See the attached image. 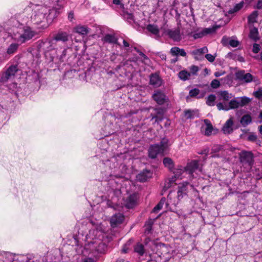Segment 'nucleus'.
<instances>
[{
    "label": "nucleus",
    "mask_w": 262,
    "mask_h": 262,
    "mask_svg": "<svg viewBox=\"0 0 262 262\" xmlns=\"http://www.w3.org/2000/svg\"><path fill=\"white\" fill-rule=\"evenodd\" d=\"M11 21L12 25L8 33L11 43L6 51L9 55L15 54L20 45L31 40L36 35L35 32L29 26L19 25L18 20L13 19Z\"/></svg>",
    "instance_id": "nucleus-1"
},
{
    "label": "nucleus",
    "mask_w": 262,
    "mask_h": 262,
    "mask_svg": "<svg viewBox=\"0 0 262 262\" xmlns=\"http://www.w3.org/2000/svg\"><path fill=\"white\" fill-rule=\"evenodd\" d=\"M103 237L102 231L98 229L90 230L86 236L87 243L82 251L83 255L91 254L94 257H97L98 254L104 252L106 245L103 242Z\"/></svg>",
    "instance_id": "nucleus-2"
},
{
    "label": "nucleus",
    "mask_w": 262,
    "mask_h": 262,
    "mask_svg": "<svg viewBox=\"0 0 262 262\" xmlns=\"http://www.w3.org/2000/svg\"><path fill=\"white\" fill-rule=\"evenodd\" d=\"M37 47L39 51L43 52L46 59L49 61H53L55 60L57 49L55 40L53 38L38 41Z\"/></svg>",
    "instance_id": "nucleus-3"
},
{
    "label": "nucleus",
    "mask_w": 262,
    "mask_h": 262,
    "mask_svg": "<svg viewBox=\"0 0 262 262\" xmlns=\"http://www.w3.org/2000/svg\"><path fill=\"white\" fill-rule=\"evenodd\" d=\"M188 184L189 183L187 182L179 184L177 194L175 192H170L167 196L166 205L171 204L174 206L178 205L180 201L186 195Z\"/></svg>",
    "instance_id": "nucleus-4"
},
{
    "label": "nucleus",
    "mask_w": 262,
    "mask_h": 262,
    "mask_svg": "<svg viewBox=\"0 0 262 262\" xmlns=\"http://www.w3.org/2000/svg\"><path fill=\"white\" fill-rule=\"evenodd\" d=\"M173 173L174 174L173 177L165 181L163 187L164 190L171 187L173 184H176L175 182L177 179H182L184 177L183 174H186L184 167H183L182 166H178L174 169Z\"/></svg>",
    "instance_id": "nucleus-5"
},
{
    "label": "nucleus",
    "mask_w": 262,
    "mask_h": 262,
    "mask_svg": "<svg viewBox=\"0 0 262 262\" xmlns=\"http://www.w3.org/2000/svg\"><path fill=\"white\" fill-rule=\"evenodd\" d=\"M17 71V66L16 65H11L5 72L2 73L0 78V81L5 83L7 82L9 80L13 79Z\"/></svg>",
    "instance_id": "nucleus-6"
},
{
    "label": "nucleus",
    "mask_w": 262,
    "mask_h": 262,
    "mask_svg": "<svg viewBox=\"0 0 262 262\" xmlns=\"http://www.w3.org/2000/svg\"><path fill=\"white\" fill-rule=\"evenodd\" d=\"M217 28V26H214L208 28H199L192 32V35L195 39L201 38L215 32Z\"/></svg>",
    "instance_id": "nucleus-7"
},
{
    "label": "nucleus",
    "mask_w": 262,
    "mask_h": 262,
    "mask_svg": "<svg viewBox=\"0 0 262 262\" xmlns=\"http://www.w3.org/2000/svg\"><path fill=\"white\" fill-rule=\"evenodd\" d=\"M216 106L219 110L228 111L240 106L238 97L231 100L228 103H218Z\"/></svg>",
    "instance_id": "nucleus-8"
},
{
    "label": "nucleus",
    "mask_w": 262,
    "mask_h": 262,
    "mask_svg": "<svg viewBox=\"0 0 262 262\" xmlns=\"http://www.w3.org/2000/svg\"><path fill=\"white\" fill-rule=\"evenodd\" d=\"M158 250L160 257H163L165 259H169L171 254V252L172 251V248L168 245L164 244H160L158 246Z\"/></svg>",
    "instance_id": "nucleus-9"
},
{
    "label": "nucleus",
    "mask_w": 262,
    "mask_h": 262,
    "mask_svg": "<svg viewBox=\"0 0 262 262\" xmlns=\"http://www.w3.org/2000/svg\"><path fill=\"white\" fill-rule=\"evenodd\" d=\"M241 162L243 165L247 164L251 168L253 163V155L250 151H242L239 154Z\"/></svg>",
    "instance_id": "nucleus-10"
},
{
    "label": "nucleus",
    "mask_w": 262,
    "mask_h": 262,
    "mask_svg": "<svg viewBox=\"0 0 262 262\" xmlns=\"http://www.w3.org/2000/svg\"><path fill=\"white\" fill-rule=\"evenodd\" d=\"M236 79L241 83H249L252 81V75L248 73H245L244 71H239L235 74Z\"/></svg>",
    "instance_id": "nucleus-11"
},
{
    "label": "nucleus",
    "mask_w": 262,
    "mask_h": 262,
    "mask_svg": "<svg viewBox=\"0 0 262 262\" xmlns=\"http://www.w3.org/2000/svg\"><path fill=\"white\" fill-rule=\"evenodd\" d=\"M152 98L159 104H163L168 100V98L164 93L159 90L155 92L152 95Z\"/></svg>",
    "instance_id": "nucleus-12"
},
{
    "label": "nucleus",
    "mask_w": 262,
    "mask_h": 262,
    "mask_svg": "<svg viewBox=\"0 0 262 262\" xmlns=\"http://www.w3.org/2000/svg\"><path fill=\"white\" fill-rule=\"evenodd\" d=\"M198 162L196 160L192 161L188 163L187 166L184 167L186 173L188 174L191 179L192 173L198 168Z\"/></svg>",
    "instance_id": "nucleus-13"
},
{
    "label": "nucleus",
    "mask_w": 262,
    "mask_h": 262,
    "mask_svg": "<svg viewBox=\"0 0 262 262\" xmlns=\"http://www.w3.org/2000/svg\"><path fill=\"white\" fill-rule=\"evenodd\" d=\"M163 152L159 144L151 145L148 150L149 157L152 159L156 158L158 154H162Z\"/></svg>",
    "instance_id": "nucleus-14"
},
{
    "label": "nucleus",
    "mask_w": 262,
    "mask_h": 262,
    "mask_svg": "<svg viewBox=\"0 0 262 262\" xmlns=\"http://www.w3.org/2000/svg\"><path fill=\"white\" fill-rule=\"evenodd\" d=\"M123 220V215L119 213L112 216L110 220V224L113 228H115L121 224Z\"/></svg>",
    "instance_id": "nucleus-15"
},
{
    "label": "nucleus",
    "mask_w": 262,
    "mask_h": 262,
    "mask_svg": "<svg viewBox=\"0 0 262 262\" xmlns=\"http://www.w3.org/2000/svg\"><path fill=\"white\" fill-rule=\"evenodd\" d=\"M208 52V49L206 47L194 50L191 52L195 60H201L203 59V54Z\"/></svg>",
    "instance_id": "nucleus-16"
},
{
    "label": "nucleus",
    "mask_w": 262,
    "mask_h": 262,
    "mask_svg": "<svg viewBox=\"0 0 262 262\" xmlns=\"http://www.w3.org/2000/svg\"><path fill=\"white\" fill-rule=\"evenodd\" d=\"M137 200V195L136 194H130L125 201V206L127 208H132L136 205Z\"/></svg>",
    "instance_id": "nucleus-17"
},
{
    "label": "nucleus",
    "mask_w": 262,
    "mask_h": 262,
    "mask_svg": "<svg viewBox=\"0 0 262 262\" xmlns=\"http://www.w3.org/2000/svg\"><path fill=\"white\" fill-rule=\"evenodd\" d=\"M152 172L148 170H144L137 176V180L140 182H143L152 177Z\"/></svg>",
    "instance_id": "nucleus-18"
},
{
    "label": "nucleus",
    "mask_w": 262,
    "mask_h": 262,
    "mask_svg": "<svg viewBox=\"0 0 262 262\" xmlns=\"http://www.w3.org/2000/svg\"><path fill=\"white\" fill-rule=\"evenodd\" d=\"M233 121L232 118H231L228 119L222 128L223 133L225 134H229L231 133L233 130Z\"/></svg>",
    "instance_id": "nucleus-19"
},
{
    "label": "nucleus",
    "mask_w": 262,
    "mask_h": 262,
    "mask_svg": "<svg viewBox=\"0 0 262 262\" xmlns=\"http://www.w3.org/2000/svg\"><path fill=\"white\" fill-rule=\"evenodd\" d=\"M168 36L174 41H180L181 39V35L179 29L170 30L167 32Z\"/></svg>",
    "instance_id": "nucleus-20"
},
{
    "label": "nucleus",
    "mask_w": 262,
    "mask_h": 262,
    "mask_svg": "<svg viewBox=\"0 0 262 262\" xmlns=\"http://www.w3.org/2000/svg\"><path fill=\"white\" fill-rule=\"evenodd\" d=\"M53 39L55 40L56 44L59 41L66 42L68 40V35L66 32H60L56 34Z\"/></svg>",
    "instance_id": "nucleus-21"
},
{
    "label": "nucleus",
    "mask_w": 262,
    "mask_h": 262,
    "mask_svg": "<svg viewBox=\"0 0 262 262\" xmlns=\"http://www.w3.org/2000/svg\"><path fill=\"white\" fill-rule=\"evenodd\" d=\"M217 96L220 100L228 101L233 97L232 94L227 91H221L217 93Z\"/></svg>",
    "instance_id": "nucleus-22"
},
{
    "label": "nucleus",
    "mask_w": 262,
    "mask_h": 262,
    "mask_svg": "<svg viewBox=\"0 0 262 262\" xmlns=\"http://www.w3.org/2000/svg\"><path fill=\"white\" fill-rule=\"evenodd\" d=\"M161 80L157 74H152L150 77V84L155 87H159L161 85Z\"/></svg>",
    "instance_id": "nucleus-23"
},
{
    "label": "nucleus",
    "mask_w": 262,
    "mask_h": 262,
    "mask_svg": "<svg viewBox=\"0 0 262 262\" xmlns=\"http://www.w3.org/2000/svg\"><path fill=\"white\" fill-rule=\"evenodd\" d=\"M74 31L81 35H86L89 33L90 29L86 26L78 25L74 28Z\"/></svg>",
    "instance_id": "nucleus-24"
},
{
    "label": "nucleus",
    "mask_w": 262,
    "mask_h": 262,
    "mask_svg": "<svg viewBox=\"0 0 262 262\" xmlns=\"http://www.w3.org/2000/svg\"><path fill=\"white\" fill-rule=\"evenodd\" d=\"M170 53L172 56L180 55L185 57L186 55V53L184 49L176 47L172 48L170 49Z\"/></svg>",
    "instance_id": "nucleus-25"
},
{
    "label": "nucleus",
    "mask_w": 262,
    "mask_h": 262,
    "mask_svg": "<svg viewBox=\"0 0 262 262\" xmlns=\"http://www.w3.org/2000/svg\"><path fill=\"white\" fill-rule=\"evenodd\" d=\"M252 121V118L250 115H244L241 119L240 122L242 126L246 127Z\"/></svg>",
    "instance_id": "nucleus-26"
},
{
    "label": "nucleus",
    "mask_w": 262,
    "mask_h": 262,
    "mask_svg": "<svg viewBox=\"0 0 262 262\" xmlns=\"http://www.w3.org/2000/svg\"><path fill=\"white\" fill-rule=\"evenodd\" d=\"M204 122L205 123V128L204 134L205 135L209 136L211 135L212 130H213V126L211 125L210 121L206 119L204 120Z\"/></svg>",
    "instance_id": "nucleus-27"
},
{
    "label": "nucleus",
    "mask_w": 262,
    "mask_h": 262,
    "mask_svg": "<svg viewBox=\"0 0 262 262\" xmlns=\"http://www.w3.org/2000/svg\"><path fill=\"white\" fill-rule=\"evenodd\" d=\"M249 36L251 39L253 40L254 41H257V40H258L259 36L258 29L255 27L251 28L250 30Z\"/></svg>",
    "instance_id": "nucleus-28"
},
{
    "label": "nucleus",
    "mask_w": 262,
    "mask_h": 262,
    "mask_svg": "<svg viewBox=\"0 0 262 262\" xmlns=\"http://www.w3.org/2000/svg\"><path fill=\"white\" fill-rule=\"evenodd\" d=\"M103 40L104 42L110 43H113V44H117V39L116 37L111 34H106L105 35L104 37L103 38Z\"/></svg>",
    "instance_id": "nucleus-29"
},
{
    "label": "nucleus",
    "mask_w": 262,
    "mask_h": 262,
    "mask_svg": "<svg viewBox=\"0 0 262 262\" xmlns=\"http://www.w3.org/2000/svg\"><path fill=\"white\" fill-rule=\"evenodd\" d=\"M200 90L198 89H193L191 90L189 92V96L186 97L187 100L189 97H196L197 98H201L203 97V95H199Z\"/></svg>",
    "instance_id": "nucleus-30"
},
{
    "label": "nucleus",
    "mask_w": 262,
    "mask_h": 262,
    "mask_svg": "<svg viewBox=\"0 0 262 262\" xmlns=\"http://www.w3.org/2000/svg\"><path fill=\"white\" fill-rule=\"evenodd\" d=\"M58 52H59V51L57 50L56 54L55 53V59H58L59 61L63 62L66 57L67 49H63L60 55L58 53Z\"/></svg>",
    "instance_id": "nucleus-31"
},
{
    "label": "nucleus",
    "mask_w": 262,
    "mask_h": 262,
    "mask_svg": "<svg viewBox=\"0 0 262 262\" xmlns=\"http://www.w3.org/2000/svg\"><path fill=\"white\" fill-rule=\"evenodd\" d=\"M164 166L168 168L170 170H172L173 168L174 164L172 160L169 158H165L163 161Z\"/></svg>",
    "instance_id": "nucleus-32"
},
{
    "label": "nucleus",
    "mask_w": 262,
    "mask_h": 262,
    "mask_svg": "<svg viewBox=\"0 0 262 262\" xmlns=\"http://www.w3.org/2000/svg\"><path fill=\"white\" fill-rule=\"evenodd\" d=\"M147 30L155 35H158L159 33V29L156 25L149 24L147 26Z\"/></svg>",
    "instance_id": "nucleus-33"
},
{
    "label": "nucleus",
    "mask_w": 262,
    "mask_h": 262,
    "mask_svg": "<svg viewBox=\"0 0 262 262\" xmlns=\"http://www.w3.org/2000/svg\"><path fill=\"white\" fill-rule=\"evenodd\" d=\"M244 5L243 2H242L238 4H236L234 7L233 8L230 9L228 13L229 14H233L237 11H238L239 10H241Z\"/></svg>",
    "instance_id": "nucleus-34"
},
{
    "label": "nucleus",
    "mask_w": 262,
    "mask_h": 262,
    "mask_svg": "<svg viewBox=\"0 0 262 262\" xmlns=\"http://www.w3.org/2000/svg\"><path fill=\"white\" fill-rule=\"evenodd\" d=\"M258 16V12L254 11L251 14L249 15L248 17V21L249 24H253L256 22V19Z\"/></svg>",
    "instance_id": "nucleus-35"
},
{
    "label": "nucleus",
    "mask_w": 262,
    "mask_h": 262,
    "mask_svg": "<svg viewBox=\"0 0 262 262\" xmlns=\"http://www.w3.org/2000/svg\"><path fill=\"white\" fill-rule=\"evenodd\" d=\"M134 250L140 255H143L144 253V246L142 244L138 243L135 247Z\"/></svg>",
    "instance_id": "nucleus-36"
},
{
    "label": "nucleus",
    "mask_w": 262,
    "mask_h": 262,
    "mask_svg": "<svg viewBox=\"0 0 262 262\" xmlns=\"http://www.w3.org/2000/svg\"><path fill=\"white\" fill-rule=\"evenodd\" d=\"M178 76L181 80H186L190 76V73L186 71H182L179 73Z\"/></svg>",
    "instance_id": "nucleus-37"
},
{
    "label": "nucleus",
    "mask_w": 262,
    "mask_h": 262,
    "mask_svg": "<svg viewBox=\"0 0 262 262\" xmlns=\"http://www.w3.org/2000/svg\"><path fill=\"white\" fill-rule=\"evenodd\" d=\"M238 99L239 100L240 106H243L246 105L251 101V99L249 98L246 96L238 97Z\"/></svg>",
    "instance_id": "nucleus-38"
},
{
    "label": "nucleus",
    "mask_w": 262,
    "mask_h": 262,
    "mask_svg": "<svg viewBox=\"0 0 262 262\" xmlns=\"http://www.w3.org/2000/svg\"><path fill=\"white\" fill-rule=\"evenodd\" d=\"M215 100V96L214 95H210L207 97L206 103L209 106L214 105V101Z\"/></svg>",
    "instance_id": "nucleus-39"
},
{
    "label": "nucleus",
    "mask_w": 262,
    "mask_h": 262,
    "mask_svg": "<svg viewBox=\"0 0 262 262\" xmlns=\"http://www.w3.org/2000/svg\"><path fill=\"white\" fill-rule=\"evenodd\" d=\"M168 140L166 138H163L161 141L160 144H159L160 148L164 152V151L167 148L168 145Z\"/></svg>",
    "instance_id": "nucleus-40"
},
{
    "label": "nucleus",
    "mask_w": 262,
    "mask_h": 262,
    "mask_svg": "<svg viewBox=\"0 0 262 262\" xmlns=\"http://www.w3.org/2000/svg\"><path fill=\"white\" fill-rule=\"evenodd\" d=\"M253 95L257 98H260L262 97V88H260L257 91H254Z\"/></svg>",
    "instance_id": "nucleus-41"
},
{
    "label": "nucleus",
    "mask_w": 262,
    "mask_h": 262,
    "mask_svg": "<svg viewBox=\"0 0 262 262\" xmlns=\"http://www.w3.org/2000/svg\"><path fill=\"white\" fill-rule=\"evenodd\" d=\"M210 85L212 88L216 89L220 86V82L218 80L214 79L211 81Z\"/></svg>",
    "instance_id": "nucleus-42"
},
{
    "label": "nucleus",
    "mask_w": 262,
    "mask_h": 262,
    "mask_svg": "<svg viewBox=\"0 0 262 262\" xmlns=\"http://www.w3.org/2000/svg\"><path fill=\"white\" fill-rule=\"evenodd\" d=\"M229 44L232 47H237L239 45V42L237 40L230 39Z\"/></svg>",
    "instance_id": "nucleus-43"
},
{
    "label": "nucleus",
    "mask_w": 262,
    "mask_h": 262,
    "mask_svg": "<svg viewBox=\"0 0 262 262\" xmlns=\"http://www.w3.org/2000/svg\"><path fill=\"white\" fill-rule=\"evenodd\" d=\"M190 70L193 75H196L199 71V68L196 66H192L190 68Z\"/></svg>",
    "instance_id": "nucleus-44"
},
{
    "label": "nucleus",
    "mask_w": 262,
    "mask_h": 262,
    "mask_svg": "<svg viewBox=\"0 0 262 262\" xmlns=\"http://www.w3.org/2000/svg\"><path fill=\"white\" fill-rule=\"evenodd\" d=\"M131 244V241L130 240H129V241H128L126 244L124 246L123 248H122V252L123 253H127L128 251V246H130Z\"/></svg>",
    "instance_id": "nucleus-45"
},
{
    "label": "nucleus",
    "mask_w": 262,
    "mask_h": 262,
    "mask_svg": "<svg viewBox=\"0 0 262 262\" xmlns=\"http://www.w3.org/2000/svg\"><path fill=\"white\" fill-rule=\"evenodd\" d=\"M260 51V46L257 43H254L252 48V51L254 53H257Z\"/></svg>",
    "instance_id": "nucleus-46"
},
{
    "label": "nucleus",
    "mask_w": 262,
    "mask_h": 262,
    "mask_svg": "<svg viewBox=\"0 0 262 262\" xmlns=\"http://www.w3.org/2000/svg\"><path fill=\"white\" fill-rule=\"evenodd\" d=\"M205 58L210 62H213L215 58V56H213L210 54H207L205 55Z\"/></svg>",
    "instance_id": "nucleus-47"
},
{
    "label": "nucleus",
    "mask_w": 262,
    "mask_h": 262,
    "mask_svg": "<svg viewBox=\"0 0 262 262\" xmlns=\"http://www.w3.org/2000/svg\"><path fill=\"white\" fill-rule=\"evenodd\" d=\"M222 148V146L221 145H216L212 147L211 150L212 152H217L221 150Z\"/></svg>",
    "instance_id": "nucleus-48"
},
{
    "label": "nucleus",
    "mask_w": 262,
    "mask_h": 262,
    "mask_svg": "<svg viewBox=\"0 0 262 262\" xmlns=\"http://www.w3.org/2000/svg\"><path fill=\"white\" fill-rule=\"evenodd\" d=\"M185 115L187 118H191L193 116V112L190 110L185 111Z\"/></svg>",
    "instance_id": "nucleus-49"
},
{
    "label": "nucleus",
    "mask_w": 262,
    "mask_h": 262,
    "mask_svg": "<svg viewBox=\"0 0 262 262\" xmlns=\"http://www.w3.org/2000/svg\"><path fill=\"white\" fill-rule=\"evenodd\" d=\"M248 139L251 141H254L256 139V136L254 134H251L248 136Z\"/></svg>",
    "instance_id": "nucleus-50"
},
{
    "label": "nucleus",
    "mask_w": 262,
    "mask_h": 262,
    "mask_svg": "<svg viewBox=\"0 0 262 262\" xmlns=\"http://www.w3.org/2000/svg\"><path fill=\"white\" fill-rule=\"evenodd\" d=\"M163 206H162L159 203L154 208L152 211L154 212H157L159 210H160Z\"/></svg>",
    "instance_id": "nucleus-51"
},
{
    "label": "nucleus",
    "mask_w": 262,
    "mask_h": 262,
    "mask_svg": "<svg viewBox=\"0 0 262 262\" xmlns=\"http://www.w3.org/2000/svg\"><path fill=\"white\" fill-rule=\"evenodd\" d=\"M82 262H96V260L91 257H86L82 260Z\"/></svg>",
    "instance_id": "nucleus-52"
},
{
    "label": "nucleus",
    "mask_w": 262,
    "mask_h": 262,
    "mask_svg": "<svg viewBox=\"0 0 262 262\" xmlns=\"http://www.w3.org/2000/svg\"><path fill=\"white\" fill-rule=\"evenodd\" d=\"M225 73V72L223 71H217L215 72L214 74V76L216 77H220L221 76L223 75Z\"/></svg>",
    "instance_id": "nucleus-53"
},
{
    "label": "nucleus",
    "mask_w": 262,
    "mask_h": 262,
    "mask_svg": "<svg viewBox=\"0 0 262 262\" xmlns=\"http://www.w3.org/2000/svg\"><path fill=\"white\" fill-rule=\"evenodd\" d=\"M68 19L71 21L74 19V13L73 12L71 11L69 12L68 14Z\"/></svg>",
    "instance_id": "nucleus-54"
},
{
    "label": "nucleus",
    "mask_w": 262,
    "mask_h": 262,
    "mask_svg": "<svg viewBox=\"0 0 262 262\" xmlns=\"http://www.w3.org/2000/svg\"><path fill=\"white\" fill-rule=\"evenodd\" d=\"M257 8L258 9L262 8V0H258V2L257 3Z\"/></svg>",
    "instance_id": "nucleus-55"
},
{
    "label": "nucleus",
    "mask_w": 262,
    "mask_h": 262,
    "mask_svg": "<svg viewBox=\"0 0 262 262\" xmlns=\"http://www.w3.org/2000/svg\"><path fill=\"white\" fill-rule=\"evenodd\" d=\"M137 51L139 53V55L143 57L144 59H147V56L142 52L139 51V50H137Z\"/></svg>",
    "instance_id": "nucleus-56"
},
{
    "label": "nucleus",
    "mask_w": 262,
    "mask_h": 262,
    "mask_svg": "<svg viewBox=\"0 0 262 262\" xmlns=\"http://www.w3.org/2000/svg\"><path fill=\"white\" fill-rule=\"evenodd\" d=\"M123 47L125 48H128L129 47V43L125 40H123Z\"/></svg>",
    "instance_id": "nucleus-57"
},
{
    "label": "nucleus",
    "mask_w": 262,
    "mask_h": 262,
    "mask_svg": "<svg viewBox=\"0 0 262 262\" xmlns=\"http://www.w3.org/2000/svg\"><path fill=\"white\" fill-rule=\"evenodd\" d=\"M165 203V199L164 198H162L159 203L162 206H163L164 204Z\"/></svg>",
    "instance_id": "nucleus-58"
},
{
    "label": "nucleus",
    "mask_w": 262,
    "mask_h": 262,
    "mask_svg": "<svg viewBox=\"0 0 262 262\" xmlns=\"http://www.w3.org/2000/svg\"><path fill=\"white\" fill-rule=\"evenodd\" d=\"M160 57L161 58V59L162 60H166V56L165 54H162L161 55Z\"/></svg>",
    "instance_id": "nucleus-59"
},
{
    "label": "nucleus",
    "mask_w": 262,
    "mask_h": 262,
    "mask_svg": "<svg viewBox=\"0 0 262 262\" xmlns=\"http://www.w3.org/2000/svg\"><path fill=\"white\" fill-rule=\"evenodd\" d=\"M113 3L116 5H119L120 4V0H113Z\"/></svg>",
    "instance_id": "nucleus-60"
},
{
    "label": "nucleus",
    "mask_w": 262,
    "mask_h": 262,
    "mask_svg": "<svg viewBox=\"0 0 262 262\" xmlns=\"http://www.w3.org/2000/svg\"><path fill=\"white\" fill-rule=\"evenodd\" d=\"M116 262H128L127 261H125V260L123 259H118Z\"/></svg>",
    "instance_id": "nucleus-61"
},
{
    "label": "nucleus",
    "mask_w": 262,
    "mask_h": 262,
    "mask_svg": "<svg viewBox=\"0 0 262 262\" xmlns=\"http://www.w3.org/2000/svg\"><path fill=\"white\" fill-rule=\"evenodd\" d=\"M137 57H134L132 59H130V61H134V62H135V61H137Z\"/></svg>",
    "instance_id": "nucleus-62"
},
{
    "label": "nucleus",
    "mask_w": 262,
    "mask_h": 262,
    "mask_svg": "<svg viewBox=\"0 0 262 262\" xmlns=\"http://www.w3.org/2000/svg\"><path fill=\"white\" fill-rule=\"evenodd\" d=\"M177 61H178V58H176L171 60V62L174 63V62H177Z\"/></svg>",
    "instance_id": "nucleus-63"
},
{
    "label": "nucleus",
    "mask_w": 262,
    "mask_h": 262,
    "mask_svg": "<svg viewBox=\"0 0 262 262\" xmlns=\"http://www.w3.org/2000/svg\"><path fill=\"white\" fill-rule=\"evenodd\" d=\"M259 132L262 135V125L259 127Z\"/></svg>",
    "instance_id": "nucleus-64"
}]
</instances>
